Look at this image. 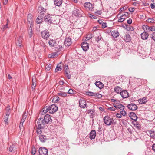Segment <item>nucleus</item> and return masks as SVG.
I'll list each match as a JSON object with an SVG mask.
<instances>
[{"instance_id": "1", "label": "nucleus", "mask_w": 155, "mask_h": 155, "mask_svg": "<svg viewBox=\"0 0 155 155\" xmlns=\"http://www.w3.org/2000/svg\"><path fill=\"white\" fill-rule=\"evenodd\" d=\"M73 14L77 17H81L83 16L84 12L80 8L75 7L73 11Z\"/></svg>"}, {"instance_id": "2", "label": "nucleus", "mask_w": 155, "mask_h": 155, "mask_svg": "<svg viewBox=\"0 0 155 155\" xmlns=\"http://www.w3.org/2000/svg\"><path fill=\"white\" fill-rule=\"evenodd\" d=\"M104 122L107 125H110L113 124L114 120L108 116H106L103 118Z\"/></svg>"}, {"instance_id": "3", "label": "nucleus", "mask_w": 155, "mask_h": 155, "mask_svg": "<svg viewBox=\"0 0 155 155\" xmlns=\"http://www.w3.org/2000/svg\"><path fill=\"white\" fill-rule=\"evenodd\" d=\"M53 16L50 15H46L44 18V20L48 24H54V20H53Z\"/></svg>"}, {"instance_id": "4", "label": "nucleus", "mask_w": 155, "mask_h": 155, "mask_svg": "<svg viewBox=\"0 0 155 155\" xmlns=\"http://www.w3.org/2000/svg\"><path fill=\"white\" fill-rule=\"evenodd\" d=\"M46 123L43 118H39L38 121V127L40 128H44L45 126Z\"/></svg>"}, {"instance_id": "5", "label": "nucleus", "mask_w": 155, "mask_h": 155, "mask_svg": "<svg viewBox=\"0 0 155 155\" xmlns=\"http://www.w3.org/2000/svg\"><path fill=\"white\" fill-rule=\"evenodd\" d=\"M58 109L57 106L55 104H52L48 107L49 112L50 114H53Z\"/></svg>"}, {"instance_id": "6", "label": "nucleus", "mask_w": 155, "mask_h": 155, "mask_svg": "<svg viewBox=\"0 0 155 155\" xmlns=\"http://www.w3.org/2000/svg\"><path fill=\"white\" fill-rule=\"evenodd\" d=\"M48 150L44 147H41L39 149L40 155H47Z\"/></svg>"}, {"instance_id": "7", "label": "nucleus", "mask_w": 155, "mask_h": 155, "mask_svg": "<svg viewBox=\"0 0 155 155\" xmlns=\"http://www.w3.org/2000/svg\"><path fill=\"white\" fill-rule=\"evenodd\" d=\"M39 137L40 141L42 143H45L49 139V137L48 136L43 135H39Z\"/></svg>"}, {"instance_id": "8", "label": "nucleus", "mask_w": 155, "mask_h": 155, "mask_svg": "<svg viewBox=\"0 0 155 155\" xmlns=\"http://www.w3.org/2000/svg\"><path fill=\"white\" fill-rule=\"evenodd\" d=\"M23 38L21 36H19L18 38H17V41L16 42V45L18 47H20L23 46L22 42Z\"/></svg>"}, {"instance_id": "9", "label": "nucleus", "mask_w": 155, "mask_h": 155, "mask_svg": "<svg viewBox=\"0 0 155 155\" xmlns=\"http://www.w3.org/2000/svg\"><path fill=\"white\" fill-rule=\"evenodd\" d=\"M44 120L46 124H50L52 121L51 116L48 114H46L44 117Z\"/></svg>"}, {"instance_id": "10", "label": "nucleus", "mask_w": 155, "mask_h": 155, "mask_svg": "<svg viewBox=\"0 0 155 155\" xmlns=\"http://www.w3.org/2000/svg\"><path fill=\"white\" fill-rule=\"evenodd\" d=\"M42 37L44 39H47L49 36V34L48 31H44L41 32Z\"/></svg>"}, {"instance_id": "11", "label": "nucleus", "mask_w": 155, "mask_h": 155, "mask_svg": "<svg viewBox=\"0 0 155 155\" xmlns=\"http://www.w3.org/2000/svg\"><path fill=\"white\" fill-rule=\"evenodd\" d=\"M129 109L131 110H135L137 109V106L134 104L131 103L127 105Z\"/></svg>"}, {"instance_id": "12", "label": "nucleus", "mask_w": 155, "mask_h": 155, "mask_svg": "<svg viewBox=\"0 0 155 155\" xmlns=\"http://www.w3.org/2000/svg\"><path fill=\"white\" fill-rule=\"evenodd\" d=\"M32 16L31 14H29L28 16V24L30 26V28H31L33 25V20L32 18Z\"/></svg>"}, {"instance_id": "13", "label": "nucleus", "mask_w": 155, "mask_h": 155, "mask_svg": "<svg viewBox=\"0 0 155 155\" xmlns=\"http://www.w3.org/2000/svg\"><path fill=\"white\" fill-rule=\"evenodd\" d=\"M81 46L83 50L87 51L89 49V46L88 43L86 41L83 42L81 45Z\"/></svg>"}, {"instance_id": "14", "label": "nucleus", "mask_w": 155, "mask_h": 155, "mask_svg": "<svg viewBox=\"0 0 155 155\" xmlns=\"http://www.w3.org/2000/svg\"><path fill=\"white\" fill-rule=\"evenodd\" d=\"M120 95L123 98H127L129 97L128 93L125 90L122 91L120 92Z\"/></svg>"}, {"instance_id": "15", "label": "nucleus", "mask_w": 155, "mask_h": 155, "mask_svg": "<svg viewBox=\"0 0 155 155\" xmlns=\"http://www.w3.org/2000/svg\"><path fill=\"white\" fill-rule=\"evenodd\" d=\"M79 106L81 108H85L86 106L85 101L84 100H80L79 101Z\"/></svg>"}, {"instance_id": "16", "label": "nucleus", "mask_w": 155, "mask_h": 155, "mask_svg": "<svg viewBox=\"0 0 155 155\" xmlns=\"http://www.w3.org/2000/svg\"><path fill=\"white\" fill-rule=\"evenodd\" d=\"M96 132L94 130H92L90 132L89 135V137L91 140L94 139L96 137Z\"/></svg>"}, {"instance_id": "17", "label": "nucleus", "mask_w": 155, "mask_h": 155, "mask_svg": "<svg viewBox=\"0 0 155 155\" xmlns=\"http://www.w3.org/2000/svg\"><path fill=\"white\" fill-rule=\"evenodd\" d=\"M72 43L71 39L69 38H67L65 39L64 41V44L66 46H70Z\"/></svg>"}, {"instance_id": "18", "label": "nucleus", "mask_w": 155, "mask_h": 155, "mask_svg": "<svg viewBox=\"0 0 155 155\" xmlns=\"http://www.w3.org/2000/svg\"><path fill=\"white\" fill-rule=\"evenodd\" d=\"M43 15L40 14L36 20V22L38 24L41 23L43 21Z\"/></svg>"}, {"instance_id": "19", "label": "nucleus", "mask_w": 155, "mask_h": 155, "mask_svg": "<svg viewBox=\"0 0 155 155\" xmlns=\"http://www.w3.org/2000/svg\"><path fill=\"white\" fill-rule=\"evenodd\" d=\"M129 116L131 119L134 121H136L137 119V117L136 116V114L133 112H131Z\"/></svg>"}, {"instance_id": "20", "label": "nucleus", "mask_w": 155, "mask_h": 155, "mask_svg": "<svg viewBox=\"0 0 155 155\" xmlns=\"http://www.w3.org/2000/svg\"><path fill=\"white\" fill-rule=\"evenodd\" d=\"M150 136L152 138L155 139V131L154 130H149L147 131Z\"/></svg>"}, {"instance_id": "21", "label": "nucleus", "mask_w": 155, "mask_h": 155, "mask_svg": "<svg viewBox=\"0 0 155 155\" xmlns=\"http://www.w3.org/2000/svg\"><path fill=\"white\" fill-rule=\"evenodd\" d=\"M84 6L85 8L89 9L91 11L93 8L92 5L89 2L85 3L84 4Z\"/></svg>"}, {"instance_id": "22", "label": "nucleus", "mask_w": 155, "mask_h": 155, "mask_svg": "<svg viewBox=\"0 0 155 155\" xmlns=\"http://www.w3.org/2000/svg\"><path fill=\"white\" fill-rule=\"evenodd\" d=\"M16 147L14 144L10 145L8 147V150L11 152H14L15 151Z\"/></svg>"}, {"instance_id": "23", "label": "nucleus", "mask_w": 155, "mask_h": 155, "mask_svg": "<svg viewBox=\"0 0 155 155\" xmlns=\"http://www.w3.org/2000/svg\"><path fill=\"white\" fill-rule=\"evenodd\" d=\"M148 36L149 34L145 32H144L141 34V38L143 40L147 39Z\"/></svg>"}, {"instance_id": "24", "label": "nucleus", "mask_w": 155, "mask_h": 155, "mask_svg": "<svg viewBox=\"0 0 155 155\" xmlns=\"http://www.w3.org/2000/svg\"><path fill=\"white\" fill-rule=\"evenodd\" d=\"M112 36L114 38H117L119 35V33L117 30H114L111 32Z\"/></svg>"}, {"instance_id": "25", "label": "nucleus", "mask_w": 155, "mask_h": 155, "mask_svg": "<svg viewBox=\"0 0 155 155\" xmlns=\"http://www.w3.org/2000/svg\"><path fill=\"white\" fill-rule=\"evenodd\" d=\"M124 39L126 42H129L131 40V37L129 34H126L124 37Z\"/></svg>"}, {"instance_id": "26", "label": "nucleus", "mask_w": 155, "mask_h": 155, "mask_svg": "<svg viewBox=\"0 0 155 155\" xmlns=\"http://www.w3.org/2000/svg\"><path fill=\"white\" fill-rule=\"evenodd\" d=\"M95 84V85L100 89H102L103 87V84L100 81H96Z\"/></svg>"}, {"instance_id": "27", "label": "nucleus", "mask_w": 155, "mask_h": 155, "mask_svg": "<svg viewBox=\"0 0 155 155\" xmlns=\"http://www.w3.org/2000/svg\"><path fill=\"white\" fill-rule=\"evenodd\" d=\"M54 2L55 5L60 6L62 3V0H54Z\"/></svg>"}, {"instance_id": "28", "label": "nucleus", "mask_w": 155, "mask_h": 155, "mask_svg": "<svg viewBox=\"0 0 155 155\" xmlns=\"http://www.w3.org/2000/svg\"><path fill=\"white\" fill-rule=\"evenodd\" d=\"M87 112L90 114V117L91 118H93L95 114V112L94 110H88Z\"/></svg>"}, {"instance_id": "29", "label": "nucleus", "mask_w": 155, "mask_h": 155, "mask_svg": "<svg viewBox=\"0 0 155 155\" xmlns=\"http://www.w3.org/2000/svg\"><path fill=\"white\" fill-rule=\"evenodd\" d=\"M122 91V89L119 86H116L114 88V92L117 94H120V92Z\"/></svg>"}, {"instance_id": "30", "label": "nucleus", "mask_w": 155, "mask_h": 155, "mask_svg": "<svg viewBox=\"0 0 155 155\" xmlns=\"http://www.w3.org/2000/svg\"><path fill=\"white\" fill-rule=\"evenodd\" d=\"M138 101L140 104H142L146 103L147 101V100L146 97H144L142 99L138 100Z\"/></svg>"}, {"instance_id": "31", "label": "nucleus", "mask_w": 155, "mask_h": 155, "mask_svg": "<svg viewBox=\"0 0 155 155\" xmlns=\"http://www.w3.org/2000/svg\"><path fill=\"white\" fill-rule=\"evenodd\" d=\"M36 78L35 77L33 76L32 77V89H35L36 85Z\"/></svg>"}, {"instance_id": "32", "label": "nucleus", "mask_w": 155, "mask_h": 155, "mask_svg": "<svg viewBox=\"0 0 155 155\" xmlns=\"http://www.w3.org/2000/svg\"><path fill=\"white\" fill-rule=\"evenodd\" d=\"M27 114L26 113V112H25L23 114V115L22 118L21 120L20 123H23L25 121L27 117Z\"/></svg>"}, {"instance_id": "33", "label": "nucleus", "mask_w": 155, "mask_h": 155, "mask_svg": "<svg viewBox=\"0 0 155 155\" xmlns=\"http://www.w3.org/2000/svg\"><path fill=\"white\" fill-rule=\"evenodd\" d=\"M117 102H118V103H117V104H118V106H117V107H118L117 109H120L121 110H124V106L122 104L120 103L119 101H117Z\"/></svg>"}, {"instance_id": "34", "label": "nucleus", "mask_w": 155, "mask_h": 155, "mask_svg": "<svg viewBox=\"0 0 155 155\" xmlns=\"http://www.w3.org/2000/svg\"><path fill=\"white\" fill-rule=\"evenodd\" d=\"M39 10L40 11L41 14L43 15L45 13L46 9H45L43 7H41L39 8Z\"/></svg>"}, {"instance_id": "35", "label": "nucleus", "mask_w": 155, "mask_h": 155, "mask_svg": "<svg viewBox=\"0 0 155 155\" xmlns=\"http://www.w3.org/2000/svg\"><path fill=\"white\" fill-rule=\"evenodd\" d=\"M49 43L51 47H52L54 46L55 41L53 40H50L49 41Z\"/></svg>"}, {"instance_id": "36", "label": "nucleus", "mask_w": 155, "mask_h": 155, "mask_svg": "<svg viewBox=\"0 0 155 155\" xmlns=\"http://www.w3.org/2000/svg\"><path fill=\"white\" fill-rule=\"evenodd\" d=\"M149 31H155V26H149L148 30Z\"/></svg>"}, {"instance_id": "37", "label": "nucleus", "mask_w": 155, "mask_h": 155, "mask_svg": "<svg viewBox=\"0 0 155 155\" xmlns=\"http://www.w3.org/2000/svg\"><path fill=\"white\" fill-rule=\"evenodd\" d=\"M58 96L61 97H64L67 96L66 93L63 92H60L58 93Z\"/></svg>"}, {"instance_id": "38", "label": "nucleus", "mask_w": 155, "mask_h": 155, "mask_svg": "<svg viewBox=\"0 0 155 155\" xmlns=\"http://www.w3.org/2000/svg\"><path fill=\"white\" fill-rule=\"evenodd\" d=\"M62 69L61 68V65L60 64H58L57 65L56 68L55 69V71L56 72L58 71H61Z\"/></svg>"}, {"instance_id": "39", "label": "nucleus", "mask_w": 155, "mask_h": 155, "mask_svg": "<svg viewBox=\"0 0 155 155\" xmlns=\"http://www.w3.org/2000/svg\"><path fill=\"white\" fill-rule=\"evenodd\" d=\"M76 91L72 89H70L68 91V93L69 94H75Z\"/></svg>"}, {"instance_id": "40", "label": "nucleus", "mask_w": 155, "mask_h": 155, "mask_svg": "<svg viewBox=\"0 0 155 155\" xmlns=\"http://www.w3.org/2000/svg\"><path fill=\"white\" fill-rule=\"evenodd\" d=\"M147 21L149 23H153L155 22V20L153 18H149L147 20Z\"/></svg>"}, {"instance_id": "41", "label": "nucleus", "mask_w": 155, "mask_h": 155, "mask_svg": "<svg viewBox=\"0 0 155 155\" xmlns=\"http://www.w3.org/2000/svg\"><path fill=\"white\" fill-rule=\"evenodd\" d=\"M43 111L41 114H44V113H45L48 111H49L48 110V107H45L43 109Z\"/></svg>"}, {"instance_id": "42", "label": "nucleus", "mask_w": 155, "mask_h": 155, "mask_svg": "<svg viewBox=\"0 0 155 155\" xmlns=\"http://www.w3.org/2000/svg\"><path fill=\"white\" fill-rule=\"evenodd\" d=\"M86 94L90 96H95V93L91 92H86Z\"/></svg>"}, {"instance_id": "43", "label": "nucleus", "mask_w": 155, "mask_h": 155, "mask_svg": "<svg viewBox=\"0 0 155 155\" xmlns=\"http://www.w3.org/2000/svg\"><path fill=\"white\" fill-rule=\"evenodd\" d=\"M37 133L38 134H40L42 133V131L41 129H43V128H40L39 127H38L37 126Z\"/></svg>"}, {"instance_id": "44", "label": "nucleus", "mask_w": 155, "mask_h": 155, "mask_svg": "<svg viewBox=\"0 0 155 155\" xmlns=\"http://www.w3.org/2000/svg\"><path fill=\"white\" fill-rule=\"evenodd\" d=\"M9 114L8 113L6 115V116L4 118V120L5 123H7V121L8 120V115Z\"/></svg>"}, {"instance_id": "45", "label": "nucleus", "mask_w": 155, "mask_h": 155, "mask_svg": "<svg viewBox=\"0 0 155 155\" xmlns=\"http://www.w3.org/2000/svg\"><path fill=\"white\" fill-rule=\"evenodd\" d=\"M65 75L68 79L70 78L71 75L69 71H66Z\"/></svg>"}, {"instance_id": "46", "label": "nucleus", "mask_w": 155, "mask_h": 155, "mask_svg": "<svg viewBox=\"0 0 155 155\" xmlns=\"http://www.w3.org/2000/svg\"><path fill=\"white\" fill-rule=\"evenodd\" d=\"M57 55L56 54L53 53L48 55V57L49 58H53L55 57L56 55Z\"/></svg>"}, {"instance_id": "47", "label": "nucleus", "mask_w": 155, "mask_h": 155, "mask_svg": "<svg viewBox=\"0 0 155 155\" xmlns=\"http://www.w3.org/2000/svg\"><path fill=\"white\" fill-rule=\"evenodd\" d=\"M51 67V64H49L48 65H47L46 66V69L47 71L50 70Z\"/></svg>"}, {"instance_id": "48", "label": "nucleus", "mask_w": 155, "mask_h": 155, "mask_svg": "<svg viewBox=\"0 0 155 155\" xmlns=\"http://www.w3.org/2000/svg\"><path fill=\"white\" fill-rule=\"evenodd\" d=\"M95 96L98 98H101L102 97V95L99 93H95Z\"/></svg>"}, {"instance_id": "49", "label": "nucleus", "mask_w": 155, "mask_h": 155, "mask_svg": "<svg viewBox=\"0 0 155 155\" xmlns=\"http://www.w3.org/2000/svg\"><path fill=\"white\" fill-rule=\"evenodd\" d=\"M151 38L155 41V32H153L151 34Z\"/></svg>"}, {"instance_id": "50", "label": "nucleus", "mask_w": 155, "mask_h": 155, "mask_svg": "<svg viewBox=\"0 0 155 155\" xmlns=\"http://www.w3.org/2000/svg\"><path fill=\"white\" fill-rule=\"evenodd\" d=\"M31 29H29L28 30V33L30 38H31L32 37V31L31 29Z\"/></svg>"}, {"instance_id": "51", "label": "nucleus", "mask_w": 155, "mask_h": 155, "mask_svg": "<svg viewBox=\"0 0 155 155\" xmlns=\"http://www.w3.org/2000/svg\"><path fill=\"white\" fill-rule=\"evenodd\" d=\"M102 27L103 28H104L107 27V23H106L103 22L101 24Z\"/></svg>"}, {"instance_id": "52", "label": "nucleus", "mask_w": 155, "mask_h": 155, "mask_svg": "<svg viewBox=\"0 0 155 155\" xmlns=\"http://www.w3.org/2000/svg\"><path fill=\"white\" fill-rule=\"evenodd\" d=\"M135 127H136L138 130H140L141 128V126L140 124L138 123L136 125Z\"/></svg>"}, {"instance_id": "53", "label": "nucleus", "mask_w": 155, "mask_h": 155, "mask_svg": "<svg viewBox=\"0 0 155 155\" xmlns=\"http://www.w3.org/2000/svg\"><path fill=\"white\" fill-rule=\"evenodd\" d=\"M149 26L146 25H143V28L144 29H146L147 31L148 30V27Z\"/></svg>"}, {"instance_id": "54", "label": "nucleus", "mask_w": 155, "mask_h": 155, "mask_svg": "<svg viewBox=\"0 0 155 155\" xmlns=\"http://www.w3.org/2000/svg\"><path fill=\"white\" fill-rule=\"evenodd\" d=\"M92 38V35L91 34L90 35H88L86 37V39H87V40H88L91 38Z\"/></svg>"}, {"instance_id": "55", "label": "nucleus", "mask_w": 155, "mask_h": 155, "mask_svg": "<svg viewBox=\"0 0 155 155\" xmlns=\"http://www.w3.org/2000/svg\"><path fill=\"white\" fill-rule=\"evenodd\" d=\"M59 98L58 97H56V98H54L53 99V101H55V102H57L59 101Z\"/></svg>"}, {"instance_id": "56", "label": "nucleus", "mask_w": 155, "mask_h": 155, "mask_svg": "<svg viewBox=\"0 0 155 155\" xmlns=\"http://www.w3.org/2000/svg\"><path fill=\"white\" fill-rule=\"evenodd\" d=\"M128 29L129 30L131 31H133L134 30V28L132 26H130L129 27H128Z\"/></svg>"}, {"instance_id": "57", "label": "nucleus", "mask_w": 155, "mask_h": 155, "mask_svg": "<svg viewBox=\"0 0 155 155\" xmlns=\"http://www.w3.org/2000/svg\"><path fill=\"white\" fill-rule=\"evenodd\" d=\"M108 110L111 111H114L115 110V108L113 107H109Z\"/></svg>"}, {"instance_id": "58", "label": "nucleus", "mask_w": 155, "mask_h": 155, "mask_svg": "<svg viewBox=\"0 0 155 155\" xmlns=\"http://www.w3.org/2000/svg\"><path fill=\"white\" fill-rule=\"evenodd\" d=\"M125 18H122L119 19L118 20V22H122L124 21Z\"/></svg>"}, {"instance_id": "59", "label": "nucleus", "mask_w": 155, "mask_h": 155, "mask_svg": "<svg viewBox=\"0 0 155 155\" xmlns=\"http://www.w3.org/2000/svg\"><path fill=\"white\" fill-rule=\"evenodd\" d=\"M120 114L121 115H123V116H125L126 115V111L124 110H122L120 112Z\"/></svg>"}, {"instance_id": "60", "label": "nucleus", "mask_w": 155, "mask_h": 155, "mask_svg": "<svg viewBox=\"0 0 155 155\" xmlns=\"http://www.w3.org/2000/svg\"><path fill=\"white\" fill-rule=\"evenodd\" d=\"M64 71L65 72H66V71H69V68H68V65H65L64 67Z\"/></svg>"}, {"instance_id": "61", "label": "nucleus", "mask_w": 155, "mask_h": 155, "mask_svg": "<svg viewBox=\"0 0 155 155\" xmlns=\"http://www.w3.org/2000/svg\"><path fill=\"white\" fill-rule=\"evenodd\" d=\"M95 13L96 15H100L102 13V12L101 11H97L95 12Z\"/></svg>"}, {"instance_id": "62", "label": "nucleus", "mask_w": 155, "mask_h": 155, "mask_svg": "<svg viewBox=\"0 0 155 155\" xmlns=\"http://www.w3.org/2000/svg\"><path fill=\"white\" fill-rule=\"evenodd\" d=\"M8 19H7V23L5 25H4V29H6V28H8Z\"/></svg>"}, {"instance_id": "63", "label": "nucleus", "mask_w": 155, "mask_h": 155, "mask_svg": "<svg viewBox=\"0 0 155 155\" xmlns=\"http://www.w3.org/2000/svg\"><path fill=\"white\" fill-rule=\"evenodd\" d=\"M128 12H125V14L122 15L121 16L122 17H127L128 16Z\"/></svg>"}, {"instance_id": "64", "label": "nucleus", "mask_w": 155, "mask_h": 155, "mask_svg": "<svg viewBox=\"0 0 155 155\" xmlns=\"http://www.w3.org/2000/svg\"><path fill=\"white\" fill-rule=\"evenodd\" d=\"M36 150L35 148H33L32 150L31 153L32 154L34 155L35 153Z\"/></svg>"}]
</instances>
